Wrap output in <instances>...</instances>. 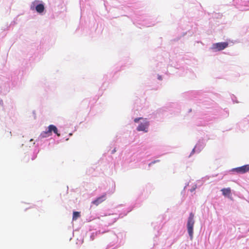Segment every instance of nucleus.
<instances>
[{"mask_svg": "<svg viewBox=\"0 0 249 249\" xmlns=\"http://www.w3.org/2000/svg\"><path fill=\"white\" fill-rule=\"evenodd\" d=\"M106 199V195L104 194L98 197L96 199L92 202V204L98 206L99 204L104 201Z\"/></svg>", "mask_w": 249, "mask_h": 249, "instance_id": "obj_6", "label": "nucleus"}, {"mask_svg": "<svg viewBox=\"0 0 249 249\" xmlns=\"http://www.w3.org/2000/svg\"><path fill=\"white\" fill-rule=\"evenodd\" d=\"M222 195L228 198L231 197V189L230 188H223L221 190Z\"/></svg>", "mask_w": 249, "mask_h": 249, "instance_id": "obj_7", "label": "nucleus"}, {"mask_svg": "<svg viewBox=\"0 0 249 249\" xmlns=\"http://www.w3.org/2000/svg\"><path fill=\"white\" fill-rule=\"evenodd\" d=\"M159 79L160 80H161V76H159Z\"/></svg>", "mask_w": 249, "mask_h": 249, "instance_id": "obj_12", "label": "nucleus"}, {"mask_svg": "<svg viewBox=\"0 0 249 249\" xmlns=\"http://www.w3.org/2000/svg\"><path fill=\"white\" fill-rule=\"evenodd\" d=\"M194 214L191 213L188 219L187 228L189 235L192 239L193 237L194 226L195 224Z\"/></svg>", "mask_w": 249, "mask_h": 249, "instance_id": "obj_1", "label": "nucleus"}, {"mask_svg": "<svg viewBox=\"0 0 249 249\" xmlns=\"http://www.w3.org/2000/svg\"><path fill=\"white\" fill-rule=\"evenodd\" d=\"M114 152H115V150H113V151L112 152V153H113Z\"/></svg>", "mask_w": 249, "mask_h": 249, "instance_id": "obj_13", "label": "nucleus"}, {"mask_svg": "<svg viewBox=\"0 0 249 249\" xmlns=\"http://www.w3.org/2000/svg\"><path fill=\"white\" fill-rule=\"evenodd\" d=\"M52 132H53L58 136H60V134L58 133L57 127L53 124L50 125L48 127V130L43 131L40 135L41 138H46L52 135Z\"/></svg>", "mask_w": 249, "mask_h": 249, "instance_id": "obj_2", "label": "nucleus"}, {"mask_svg": "<svg viewBox=\"0 0 249 249\" xmlns=\"http://www.w3.org/2000/svg\"><path fill=\"white\" fill-rule=\"evenodd\" d=\"M142 118H137L134 119V122L135 123H138L140 120L142 119Z\"/></svg>", "mask_w": 249, "mask_h": 249, "instance_id": "obj_10", "label": "nucleus"}, {"mask_svg": "<svg viewBox=\"0 0 249 249\" xmlns=\"http://www.w3.org/2000/svg\"><path fill=\"white\" fill-rule=\"evenodd\" d=\"M233 170L237 173L244 174L249 171V164H247L241 167L235 168Z\"/></svg>", "mask_w": 249, "mask_h": 249, "instance_id": "obj_5", "label": "nucleus"}, {"mask_svg": "<svg viewBox=\"0 0 249 249\" xmlns=\"http://www.w3.org/2000/svg\"><path fill=\"white\" fill-rule=\"evenodd\" d=\"M228 46V43L226 42H219L213 44L212 49L216 51H221L227 48Z\"/></svg>", "mask_w": 249, "mask_h": 249, "instance_id": "obj_3", "label": "nucleus"}, {"mask_svg": "<svg viewBox=\"0 0 249 249\" xmlns=\"http://www.w3.org/2000/svg\"><path fill=\"white\" fill-rule=\"evenodd\" d=\"M44 9V6L43 4H38L36 7V11L39 13L43 12Z\"/></svg>", "mask_w": 249, "mask_h": 249, "instance_id": "obj_8", "label": "nucleus"}, {"mask_svg": "<svg viewBox=\"0 0 249 249\" xmlns=\"http://www.w3.org/2000/svg\"><path fill=\"white\" fill-rule=\"evenodd\" d=\"M159 161H160V160H154V161H153L151 162L150 163H149V165L150 166V165H151V164H154V163H156V162H159Z\"/></svg>", "mask_w": 249, "mask_h": 249, "instance_id": "obj_11", "label": "nucleus"}, {"mask_svg": "<svg viewBox=\"0 0 249 249\" xmlns=\"http://www.w3.org/2000/svg\"><path fill=\"white\" fill-rule=\"evenodd\" d=\"M149 122L145 119L143 123H142L137 127V130L139 131L147 132V129L149 126Z\"/></svg>", "mask_w": 249, "mask_h": 249, "instance_id": "obj_4", "label": "nucleus"}, {"mask_svg": "<svg viewBox=\"0 0 249 249\" xmlns=\"http://www.w3.org/2000/svg\"><path fill=\"white\" fill-rule=\"evenodd\" d=\"M80 216V213L78 212H73L72 215V220H76Z\"/></svg>", "mask_w": 249, "mask_h": 249, "instance_id": "obj_9", "label": "nucleus"}]
</instances>
